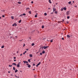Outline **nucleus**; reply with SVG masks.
<instances>
[{"label":"nucleus","instance_id":"680f3d73","mask_svg":"<svg viewBox=\"0 0 78 78\" xmlns=\"http://www.w3.org/2000/svg\"><path fill=\"white\" fill-rule=\"evenodd\" d=\"M74 1H73V3H74Z\"/></svg>","mask_w":78,"mask_h":78},{"label":"nucleus","instance_id":"e2e57ef3","mask_svg":"<svg viewBox=\"0 0 78 78\" xmlns=\"http://www.w3.org/2000/svg\"><path fill=\"white\" fill-rule=\"evenodd\" d=\"M35 70V69H33V70Z\"/></svg>","mask_w":78,"mask_h":78},{"label":"nucleus","instance_id":"aec40b11","mask_svg":"<svg viewBox=\"0 0 78 78\" xmlns=\"http://www.w3.org/2000/svg\"><path fill=\"white\" fill-rule=\"evenodd\" d=\"M29 14H31V11H29Z\"/></svg>","mask_w":78,"mask_h":78},{"label":"nucleus","instance_id":"0eeeda50","mask_svg":"<svg viewBox=\"0 0 78 78\" xmlns=\"http://www.w3.org/2000/svg\"><path fill=\"white\" fill-rule=\"evenodd\" d=\"M30 57H33V55L32 54H30Z\"/></svg>","mask_w":78,"mask_h":78},{"label":"nucleus","instance_id":"774afa93","mask_svg":"<svg viewBox=\"0 0 78 78\" xmlns=\"http://www.w3.org/2000/svg\"><path fill=\"white\" fill-rule=\"evenodd\" d=\"M62 11H63V10H62Z\"/></svg>","mask_w":78,"mask_h":78},{"label":"nucleus","instance_id":"4be33fe9","mask_svg":"<svg viewBox=\"0 0 78 78\" xmlns=\"http://www.w3.org/2000/svg\"><path fill=\"white\" fill-rule=\"evenodd\" d=\"M23 62L24 63H26V61H23Z\"/></svg>","mask_w":78,"mask_h":78},{"label":"nucleus","instance_id":"338daca9","mask_svg":"<svg viewBox=\"0 0 78 78\" xmlns=\"http://www.w3.org/2000/svg\"><path fill=\"white\" fill-rule=\"evenodd\" d=\"M58 4L57 3H56V5H57Z\"/></svg>","mask_w":78,"mask_h":78},{"label":"nucleus","instance_id":"a878e982","mask_svg":"<svg viewBox=\"0 0 78 78\" xmlns=\"http://www.w3.org/2000/svg\"><path fill=\"white\" fill-rule=\"evenodd\" d=\"M9 67H11L12 66V65H9Z\"/></svg>","mask_w":78,"mask_h":78},{"label":"nucleus","instance_id":"6e6d98bb","mask_svg":"<svg viewBox=\"0 0 78 78\" xmlns=\"http://www.w3.org/2000/svg\"><path fill=\"white\" fill-rule=\"evenodd\" d=\"M10 73V72H9H9H8V73Z\"/></svg>","mask_w":78,"mask_h":78},{"label":"nucleus","instance_id":"f3484780","mask_svg":"<svg viewBox=\"0 0 78 78\" xmlns=\"http://www.w3.org/2000/svg\"><path fill=\"white\" fill-rule=\"evenodd\" d=\"M23 14H21L20 15L19 17H22V16H23Z\"/></svg>","mask_w":78,"mask_h":78},{"label":"nucleus","instance_id":"3c124183","mask_svg":"<svg viewBox=\"0 0 78 78\" xmlns=\"http://www.w3.org/2000/svg\"><path fill=\"white\" fill-rule=\"evenodd\" d=\"M35 66V64H33V66Z\"/></svg>","mask_w":78,"mask_h":78},{"label":"nucleus","instance_id":"39448f33","mask_svg":"<svg viewBox=\"0 0 78 78\" xmlns=\"http://www.w3.org/2000/svg\"><path fill=\"white\" fill-rule=\"evenodd\" d=\"M54 12H55V14H57L58 12L57 11H55V10H54Z\"/></svg>","mask_w":78,"mask_h":78},{"label":"nucleus","instance_id":"c85d7f7f","mask_svg":"<svg viewBox=\"0 0 78 78\" xmlns=\"http://www.w3.org/2000/svg\"><path fill=\"white\" fill-rule=\"evenodd\" d=\"M18 3H19V4H21V2H18Z\"/></svg>","mask_w":78,"mask_h":78},{"label":"nucleus","instance_id":"6e6552de","mask_svg":"<svg viewBox=\"0 0 78 78\" xmlns=\"http://www.w3.org/2000/svg\"><path fill=\"white\" fill-rule=\"evenodd\" d=\"M34 45H35V44L34 43H32V45H31L32 46H34Z\"/></svg>","mask_w":78,"mask_h":78},{"label":"nucleus","instance_id":"b1692460","mask_svg":"<svg viewBox=\"0 0 78 78\" xmlns=\"http://www.w3.org/2000/svg\"><path fill=\"white\" fill-rule=\"evenodd\" d=\"M67 19H69V16H67Z\"/></svg>","mask_w":78,"mask_h":78},{"label":"nucleus","instance_id":"f257e3e1","mask_svg":"<svg viewBox=\"0 0 78 78\" xmlns=\"http://www.w3.org/2000/svg\"><path fill=\"white\" fill-rule=\"evenodd\" d=\"M70 11H69L67 12H66V15H67V16H69V14H70Z\"/></svg>","mask_w":78,"mask_h":78},{"label":"nucleus","instance_id":"ea45409f","mask_svg":"<svg viewBox=\"0 0 78 78\" xmlns=\"http://www.w3.org/2000/svg\"><path fill=\"white\" fill-rule=\"evenodd\" d=\"M28 62L27 61H26V63H27V64H28Z\"/></svg>","mask_w":78,"mask_h":78},{"label":"nucleus","instance_id":"393cba45","mask_svg":"<svg viewBox=\"0 0 78 78\" xmlns=\"http://www.w3.org/2000/svg\"><path fill=\"white\" fill-rule=\"evenodd\" d=\"M11 18L12 19H14V17L13 16H11Z\"/></svg>","mask_w":78,"mask_h":78},{"label":"nucleus","instance_id":"dca6fc26","mask_svg":"<svg viewBox=\"0 0 78 78\" xmlns=\"http://www.w3.org/2000/svg\"><path fill=\"white\" fill-rule=\"evenodd\" d=\"M28 62H30V59H29L28 60Z\"/></svg>","mask_w":78,"mask_h":78},{"label":"nucleus","instance_id":"7c9ffc66","mask_svg":"<svg viewBox=\"0 0 78 78\" xmlns=\"http://www.w3.org/2000/svg\"><path fill=\"white\" fill-rule=\"evenodd\" d=\"M26 9H30L28 7L26 8Z\"/></svg>","mask_w":78,"mask_h":78},{"label":"nucleus","instance_id":"6ab92c4d","mask_svg":"<svg viewBox=\"0 0 78 78\" xmlns=\"http://www.w3.org/2000/svg\"><path fill=\"white\" fill-rule=\"evenodd\" d=\"M21 20H20L19 21V23H21Z\"/></svg>","mask_w":78,"mask_h":78},{"label":"nucleus","instance_id":"c756f323","mask_svg":"<svg viewBox=\"0 0 78 78\" xmlns=\"http://www.w3.org/2000/svg\"><path fill=\"white\" fill-rule=\"evenodd\" d=\"M62 40H64V38L63 37H62Z\"/></svg>","mask_w":78,"mask_h":78},{"label":"nucleus","instance_id":"9b49d317","mask_svg":"<svg viewBox=\"0 0 78 78\" xmlns=\"http://www.w3.org/2000/svg\"><path fill=\"white\" fill-rule=\"evenodd\" d=\"M28 67H29V68H30V67H31V66H30V65H28Z\"/></svg>","mask_w":78,"mask_h":78},{"label":"nucleus","instance_id":"423d86ee","mask_svg":"<svg viewBox=\"0 0 78 78\" xmlns=\"http://www.w3.org/2000/svg\"><path fill=\"white\" fill-rule=\"evenodd\" d=\"M12 65H14L15 66H16V63H12Z\"/></svg>","mask_w":78,"mask_h":78},{"label":"nucleus","instance_id":"f03ea898","mask_svg":"<svg viewBox=\"0 0 78 78\" xmlns=\"http://www.w3.org/2000/svg\"><path fill=\"white\" fill-rule=\"evenodd\" d=\"M21 63L20 62H19L18 64L17 65V67H20V64Z\"/></svg>","mask_w":78,"mask_h":78},{"label":"nucleus","instance_id":"ddd939ff","mask_svg":"<svg viewBox=\"0 0 78 78\" xmlns=\"http://www.w3.org/2000/svg\"><path fill=\"white\" fill-rule=\"evenodd\" d=\"M4 46H2L1 48L2 49V48H4Z\"/></svg>","mask_w":78,"mask_h":78},{"label":"nucleus","instance_id":"cd10ccee","mask_svg":"<svg viewBox=\"0 0 78 78\" xmlns=\"http://www.w3.org/2000/svg\"><path fill=\"white\" fill-rule=\"evenodd\" d=\"M44 15H45V16H47V13H45Z\"/></svg>","mask_w":78,"mask_h":78},{"label":"nucleus","instance_id":"37998d69","mask_svg":"<svg viewBox=\"0 0 78 78\" xmlns=\"http://www.w3.org/2000/svg\"><path fill=\"white\" fill-rule=\"evenodd\" d=\"M26 53H25V52H24V53H23V54L24 55H25V54Z\"/></svg>","mask_w":78,"mask_h":78},{"label":"nucleus","instance_id":"4c0bfd02","mask_svg":"<svg viewBox=\"0 0 78 78\" xmlns=\"http://www.w3.org/2000/svg\"><path fill=\"white\" fill-rule=\"evenodd\" d=\"M15 24H13L12 25V26H13V27L15 26Z\"/></svg>","mask_w":78,"mask_h":78},{"label":"nucleus","instance_id":"de8ad7c7","mask_svg":"<svg viewBox=\"0 0 78 78\" xmlns=\"http://www.w3.org/2000/svg\"><path fill=\"white\" fill-rule=\"evenodd\" d=\"M2 17H5V16L4 15H3Z\"/></svg>","mask_w":78,"mask_h":78},{"label":"nucleus","instance_id":"79ce46f5","mask_svg":"<svg viewBox=\"0 0 78 78\" xmlns=\"http://www.w3.org/2000/svg\"><path fill=\"white\" fill-rule=\"evenodd\" d=\"M62 21H63V22H64V20H62Z\"/></svg>","mask_w":78,"mask_h":78},{"label":"nucleus","instance_id":"f704fd0d","mask_svg":"<svg viewBox=\"0 0 78 78\" xmlns=\"http://www.w3.org/2000/svg\"><path fill=\"white\" fill-rule=\"evenodd\" d=\"M51 42H53V40H51Z\"/></svg>","mask_w":78,"mask_h":78},{"label":"nucleus","instance_id":"58836bf2","mask_svg":"<svg viewBox=\"0 0 78 78\" xmlns=\"http://www.w3.org/2000/svg\"><path fill=\"white\" fill-rule=\"evenodd\" d=\"M15 38H16V39L17 38V36H15Z\"/></svg>","mask_w":78,"mask_h":78},{"label":"nucleus","instance_id":"c03bdc74","mask_svg":"<svg viewBox=\"0 0 78 78\" xmlns=\"http://www.w3.org/2000/svg\"><path fill=\"white\" fill-rule=\"evenodd\" d=\"M27 52V51H25L24 52L25 53H26Z\"/></svg>","mask_w":78,"mask_h":78},{"label":"nucleus","instance_id":"20e7f679","mask_svg":"<svg viewBox=\"0 0 78 78\" xmlns=\"http://www.w3.org/2000/svg\"><path fill=\"white\" fill-rule=\"evenodd\" d=\"M41 63V62H39V63H38L36 67H38V66H39Z\"/></svg>","mask_w":78,"mask_h":78},{"label":"nucleus","instance_id":"2f4dec72","mask_svg":"<svg viewBox=\"0 0 78 78\" xmlns=\"http://www.w3.org/2000/svg\"><path fill=\"white\" fill-rule=\"evenodd\" d=\"M37 15H36L35 16V17H37Z\"/></svg>","mask_w":78,"mask_h":78},{"label":"nucleus","instance_id":"5fc2aeb1","mask_svg":"<svg viewBox=\"0 0 78 78\" xmlns=\"http://www.w3.org/2000/svg\"><path fill=\"white\" fill-rule=\"evenodd\" d=\"M25 46V44H24L23 47H24Z\"/></svg>","mask_w":78,"mask_h":78},{"label":"nucleus","instance_id":"49530a36","mask_svg":"<svg viewBox=\"0 0 78 78\" xmlns=\"http://www.w3.org/2000/svg\"><path fill=\"white\" fill-rule=\"evenodd\" d=\"M14 62H16V59H14Z\"/></svg>","mask_w":78,"mask_h":78},{"label":"nucleus","instance_id":"e433bc0d","mask_svg":"<svg viewBox=\"0 0 78 78\" xmlns=\"http://www.w3.org/2000/svg\"><path fill=\"white\" fill-rule=\"evenodd\" d=\"M15 76L16 77V78H19V76L17 77V76H16V75H15Z\"/></svg>","mask_w":78,"mask_h":78},{"label":"nucleus","instance_id":"7ed1b4c3","mask_svg":"<svg viewBox=\"0 0 78 78\" xmlns=\"http://www.w3.org/2000/svg\"><path fill=\"white\" fill-rule=\"evenodd\" d=\"M48 47H49V46H44V47H43V48H44V49H46V48H47Z\"/></svg>","mask_w":78,"mask_h":78},{"label":"nucleus","instance_id":"09e8293b","mask_svg":"<svg viewBox=\"0 0 78 78\" xmlns=\"http://www.w3.org/2000/svg\"><path fill=\"white\" fill-rule=\"evenodd\" d=\"M34 2L33 1L31 2V3H33Z\"/></svg>","mask_w":78,"mask_h":78},{"label":"nucleus","instance_id":"4d7b16f0","mask_svg":"<svg viewBox=\"0 0 78 78\" xmlns=\"http://www.w3.org/2000/svg\"><path fill=\"white\" fill-rule=\"evenodd\" d=\"M51 14H53V12L51 13Z\"/></svg>","mask_w":78,"mask_h":78},{"label":"nucleus","instance_id":"0e129e2a","mask_svg":"<svg viewBox=\"0 0 78 78\" xmlns=\"http://www.w3.org/2000/svg\"><path fill=\"white\" fill-rule=\"evenodd\" d=\"M1 17H0V19H1Z\"/></svg>","mask_w":78,"mask_h":78},{"label":"nucleus","instance_id":"4468645a","mask_svg":"<svg viewBox=\"0 0 78 78\" xmlns=\"http://www.w3.org/2000/svg\"><path fill=\"white\" fill-rule=\"evenodd\" d=\"M45 53V51H43L42 52V53L43 54H44V53Z\"/></svg>","mask_w":78,"mask_h":78},{"label":"nucleus","instance_id":"bf43d9fd","mask_svg":"<svg viewBox=\"0 0 78 78\" xmlns=\"http://www.w3.org/2000/svg\"><path fill=\"white\" fill-rule=\"evenodd\" d=\"M18 52H19L18 51H17V53H18Z\"/></svg>","mask_w":78,"mask_h":78},{"label":"nucleus","instance_id":"864d4df0","mask_svg":"<svg viewBox=\"0 0 78 78\" xmlns=\"http://www.w3.org/2000/svg\"><path fill=\"white\" fill-rule=\"evenodd\" d=\"M22 55V54H21L20 55V56H21Z\"/></svg>","mask_w":78,"mask_h":78},{"label":"nucleus","instance_id":"2eb2a0df","mask_svg":"<svg viewBox=\"0 0 78 78\" xmlns=\"http://www.w3.org/2000/svg\"><path fill=\"white\" fill-rule=\"evenodd\" d=\"M17 72H18V70H17V69H16L15 71V73H16Z\"/></svg>","mask_w":78,"mask_h":78},{"label":"nucleus","instance_id":"f8f14e48","mask_svg":"<svg viewBox=\"0 0 78 78\" xmlns=\"http://www.w3.org/2000/svg\"><path fill=\"white\" fill-rule=\"evenodd\" d=\"M49 2L50 3H51V0H49Z\"/></svg>","mask_w":78,"mask_h":78},{"label":"nucleus","instance_id":"a18cd8bd","mask_svg":"<svg viewBox=\"0 0 78 78\" xmlns=\"http://www.w3.org/2000/svg\"><path fill=\"white\" fill-rule=\"evenodd\" d=\"M26 65H29V64H27Z\"/></svg>","mask_w":78,"mask_h":78},{"label":"nucleus","instance_id":"a19ab883","mask_svg":"<svg viewBox=\"0 0 78 78\" xmlns=\"http://www.w3.org/2000/svg\"><path fill=\"white\" fill-rule=\"evenodd\" d=\"M18 1H19V2H21V1H22V0H18Z\"/></svg>","mask_w":78,"mask_h":78},{"label":"nucleus","instance_id":"473e14b6","mask_svg":"<svg viewBox=\"0 0 78 78\" xmlns=\"http://www.w3.org/2000/svg\"><path fill=\"white\" fill-rule=\"evenodd\" d=\"M14 24H15V26L16 27L17 26L16 24V23H14Z\"/></svg>","mask_w":78,"mask_h":78},{"label":"nucleus","instance_id":"bb28decb","mask_svg":"<svg viewBox=\"0 0 78 78\" xmlns=\"http://www.w3.org/2000/svg\"><path fill=\"white\" fill-rule=\"evenodd\" d=\"M42 29H44V26H42Z\"/></svg>","mask_w":78,"mask_h":78},{"label":"nucleus","instance_id":"c9c22d12","mask_svg":"<svg viewBox=\"0 0 78 78\" xmlns=\"http://www.w3.org/2000/svg\"><path fill=\"white\" fill-rule=\"evenodd\" d=\"M23 41V40H20L19 41Z\"/></svg>","mask_w":78,"mask_h":78},{"label":"nucleus","instance_id":"412c9836","mask_svg":"<svg viewBox=\"0 0 78 78\" xmlns=\"http://www.w3.org/2000/svg\"><path fill=\"white\" fill-rule=\"evenodd\" d=\"M13 69L14 70H15V68L14 67H13Z\"/></svg>","mask_w":78,"mask_h":78},{"label":"nucleus","instance_id":"9d476101","mask_svg":"<svg viewBox=\"0 0 78 78\" xmlns=\"http://www.w3.org/2000/svg\"><path fill=\"white\" fill-rule=\"evenodd\" d=\"M63 9H64V10H66V7H64L63 8Z\"/></svg>","mask_w":78,"mask_h":78},{"label":"nucleus","instance_id":"052dcab7","mask_svg":"<svg viewBox=\"0 0 78 78\" xmlns=\"http://www.w3.org/2000/svg\"><path fill=\"white\" fill-rule=\"evenodd\" d=\"M58 23H61V22H58Z\"/></svg>","mask_w":78,"mask_h":78},{"label":"nucleus","instance_id":"13d9d810","mask_svg":"<svg viewBox=\"0 0 78 78\" xmlns=\"http://www.w3.org/2000/svg\"><path fill=\"white\" fill-rule=\"evenodd\" d=\"M61 10H63V9H61Z\"/></svg>","mask_w":78,"mask_h":78},{"label":"nucleus","instance_id":"8fccbe9b","mask_svg":"<svg viewBox=\"0 0 78 78\" xmlns=\"http://www.w3.org/2000/svg\"><path fill=\"white\" fill-rule=\"evenodd\" d=\"M14 59H15L16 58L15 57H14Z\"/></svg>","mask_w":78,"mask_h":78},{"label":"nucleus","instance_id":"1a4fd4ad","mask_svg":"<svg viewBox=\"0 0 78 78\" xmlns=\"http://www.w3.org/2000/svg\"><path fill=\"white\" fill-rule=\"evenodd\" d=\"M70 37V36L69 35H67V37L69 38Z\"/></svg>","mask_w":78,"mask_h":78},{"label":"nucleus","instance_id":"603ef678","mask_svg":"<svg viewBox=\"0 0 78 78\" xmlns=\"http://www.w3.org/2000/svg\"><path fill=\"white\" fill-rule=\"evenodd\" d=\"M26 50H27V51H28V49H27Z\"/></svg>","mask_w":78,"mask_h":78},{"label":"nucleus","instance_id":"69168bd1","mask_svg":"<svg viewBox=\"0 0 78 78\" xmlns=\"http://www.w3.org/2000/svg\"><path fill=\"white\" fill-rule=\"evenodd\" d=\"M20 72L21 73L22 72V71H20Z\"/></svg>","mask_w":78,"mask_h":78},{"label":"nucleus","instance_id":"5701e85b","mask_svg":"<svg viewBox=\"0 0 78 78\" xmlns=\"http://www.w3.org/2000/svg\"><path fill=\"white\" fill-rule=\"evenodd\" d=\"M71 3V1L69 2H68V4H70Z\"/></svg>","mask_w":78,"mask_h":78},{"label":"nucleus","instance_id":"a211bd4d","mask_svg":"<svg viewBox=\"0 0 78 78\" xmlns=\"http://www.w3.org/2000/svg\"><path fill=\"white\" fill-rule=\"evenodd\" d=\"M23 16H26V14L25 13H23L22 14Z\"/></svg>","mask_w":78,"mask_h":78},{"label":"nucleus","instance_id":"72a5a7b5","mask_svg":"<svg viewBox=\"0 0 78 78\" xmlns=\"http://www.w3.org/2000/svg\"><path fill=\"white\" fill-rule=\"evenodd\" d=\"M40 55H42V53H40Z\"/></svg>","mask_w":78,"mask_h":78}]
</instances>
